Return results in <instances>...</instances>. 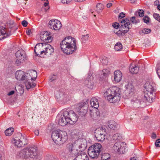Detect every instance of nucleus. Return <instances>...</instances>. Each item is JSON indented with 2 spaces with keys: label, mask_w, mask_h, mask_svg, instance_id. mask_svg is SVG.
I'll list each match as a JSON object with an SVG mask.
<instances>
[{
  "label": "nucleus",
  "mask_w": 160,
  "mask_h": 160,
  "mask_svg": "<svg viewBox=\"0 0 160 160\" xmlns=\"http://www.w3.org/2000/svg\"><path fill=\"white\" fill-rule=\"evenodd\" d=\"M76 43V40L70 36L66 37L60 43L61 49L66 54H71L77 49Z\"/></svg>",
  "instance_id": "obj_1"
},
{
  "label": "nucleus",
  "mask_w": 160,
  "mask_h": 160,
  "mask_svg": "<svg viewBox=\"0 0 160 160\" xmlns=\"http://www.w3.org/2000/svg\"><path fill=\"white\" fill-rule=\"evenodd\" d=\"M121 91L117 87H112L108 89L104 93V96L110 102H118L121 98Z\"/></svg>",
  "instance_id": "obj_2"
},
{
  "label": "nucleus",
  "mask_w": 160,
  "mask_h": 160,
  "mask_svg": "<svg viewBox=\"0 0 160 160\" xmlns=\"http://www.w3.org/2000/svg\"><path fill=\"white\" fill-rule=\"evenodd\" d=\"M154 84L147 82L144 85V88L146 90L144 93V96L143 98L144 102L148 101L149 102H151L154 100L153 93L155 92L154 88Z\"/></svg>",
  "instance_id": "obj_3"
},
{
  "label": "nucleus",
  "mask_w": 160,
  "mask_h": 160,
  "mask_svg": "<svg viewBox=\"0 0 160 160\" xmlns=\"http://www.w3.org/2000/svg\"><path fill=\"white\" fill-rule=\"evenodd\" d=\"M38 155L37 148L34 146L24 148L19 153L20 157L25 158H34L37 156Z\"/></svg>",
  "instance_id": "obj_4"
},
{
  "label": "nucleus",
  "mask_w": 160,
  "mask_h": 160,
  "mask_svg": "<svg viewBox=\"0 0 160 160\" xmlns=\"http://www.w3.org/2000/svg\"><path fill=\"white\" fill-rule=\"evenodd\" d=\"M67 148L69 152L72 156H75L78 155L80 151L84 149L85 145L81 144V145L76 143H69L67 146Z\"/></svg>",
  "instance_id": "obj_5"
},
{
  "label": "nucleus",
  "mask_w": 160,
  "mask_h": 160,
  "mask_svg": "<svg viewBox=\"0 0 160 160\" xmlns=\"http://www.w3.org/2000/svg\"><path fill=\"white\" fill-rule=\"evenodd\" d=\"M120 22L121 30H119L115 33L118 36H123L125 33L127 32L130 28V21L128 19H125L119 20Z\"/></svg>",
  "instance_id": "obj_6"
},
{
  "label": "nucleus",
  "mask_w": 160,
  "mask_h": 160,
  "mask_svg": "<svg viewBox=\"0 0 160 160\" xmlns=\"http://www.w3.org/2000/svg\"><path fill=\"white\" fill-rule=\"evenodd\" d=\"M102 148V145L98 143H95L90 146L88 149V153L92 158H97Z\"/></svg>",
  "instance_id": "obj_7"
},
{
  "label": "nucleus",
  "mask_w": 160,
  "mask_h": 160,
  "mask_svg": "<svg viewBox=\"0 0 160 160\" xmlns=\"http://www.w3.org/2000/svg\"><path fill=\"white\" fill-rule=\"evenodd\" d=\"M28 140L22 136L21 133L17 134V137L13 138L12 140V142L15 146L18 147H22L27 144Z\"/></svg>",
  "instance_id": "obj_8"
},
{
  "label": "nucleus",
  "mask_w": 160,
  "mask_h": 160,
  "mask_svg": "<svg viewBox=\"0 0 160 160\" xmlns=\"http://www.w3.org/2000/svg\"><path fill=\"white\" fill-rule=\"evenodd\" d=\"M67 111H64L61 114H59L57 117L58 118V124L59 125L64 126L68 123L70 124L69 119L67 116Z\"/></svg>",
  "instance_id": "obj_9"
},
{
  "label": "nucleus",
  "mask_w": 160,
  "mask_h": 160,
  "mask_svg": "<svg viewBox=\"0 0 160 160\" xmlns=\"http://www.w3.org/2000/svg\"><path fill=\"white\" fill-rule=\"evenodd\" d=\"M16 60V64L17 66L20 65L24 61L26 57L25 52L22 50L18 51L15 53Z\"/></svg>",
  "instance_id": "obj_10"
},
{
  "label": "nucleus",
  "mask_w": 160,
  "mask_h": 160,
  "mask_svg": "<svg viewBox=\"0 0 160 160\" xmlns=\"http://www.w3.org/2000/svg\"><path fill=\"white\" fill-rule=\"evenodd\" d=\"M125 144L122 142H117L112 147L115 152L123 153L125 152Z\"/></svg>",
  "instance_id": "obj_11"
},
{
  "label": "nucleus",
  "mask_w": 160,
  "mask_h": 160,
  "mask_svg": "<svg viewBox=\"0 0 160 160\" xmlns=\"http://www.w3.org/2000/svg\"><path fill=\"white\" fill-rule=\"evenodd\" d=\"M125 92L126 96L129 97L132 96L135 92V88L131 83L128 82L125 86Z\"/></svg>",
  "instance_id": "obj_12"
},
{
  "label": "nucleus",
  "mask_w": 160,
  "mask_h": 160,
  "mask_svg": "<svg viewBox=\"0 0 160 160\" xmlns=\"http://www.w3.org/2000/svg\"><path fill=\"white\" fill-rule=\"evenodd\" d=\"M48 24L51 29L56 31L60 29L62 27L60 22L57 19H52L49 21Z\"/></svg>",
  "instance_id": "obj_13"
},
{
  "label": "nucleus",
  "mask_w": 160,
  "mask_h": 160,
  "mask_svg": "<svg viewBox=\"0 0 160 160\" xmlns=\"http://www.w3.org/2000/svg\"><path fill=\"white\" fill-rule=\"evenodd\" d=\"M40 38L42 41L46 42H50L53 39L51 34L48 32H45L41 33L40 35Z\"/></svg>",
  "instance_id": "obj_14"
},
{
  "label": "nucleus",
  "mask_w": 160,
  "mask_h": 160,
  "mask_svg": "<svg viewBox=\"0 0 160 160\" xmlns=\"http://www.w3.org/2000/svg\"><path fill=\"white\" fill-rule=\"evenodd\" d=\"M67 116L69 119L70 124H73L77 121L78 117L73 111H67Z\"/></svg>",
  "instance_id": "obj_15"
},
{
  "label": "nucleus",
  "mask_w": 160,
  "mask_h": 160,
  "mask_svg": "<svg viewBox=\"0 0 160 160\" xmlns=\"http://www.w3.org/2000/svg\"><path fill=\"white\" fill-rule=\"evenodd\" d=\"M45 43H39L37 44L34 48V52L37 56H40L43 54L44 46Z\"/></svg>",
  "instance_id": "obj_16"
},
{
  "label": "nucleus",
  "mask_w": 160,
  "mask_h": 160,
  "mask_svg": "<svg viewBox=\"0 0 160 160\" xmlns=\"http://www.w3.org/2000/svg\"><path fill=\"white\" fill-rule=\"evenodd\" d=\"M15 75L16 79L18 80H27V79H30L27 78L28 76L22 71H17L15 73Z\"/></svg>",
  "instance_id": "obj_17"
},
{
  "label": "nucleus",
  "mask_w": 160,
  "mask_h": 160,
  "mask_svg": "<svg viewBox=\"0 0 160 160\" xmlns=\"http://www.w3.org/2000/svg\"><path fill=\"white\" fill-rule=\"evenodd\" d=\"M78 109L79 110L80 114L82 115H84L87 112V103L86 102H81L78 104Z\"/></svg>",
  "instance_id": "obj_18"
},
{
  "label": "nucleus",
  "mask_w": 160,
  "mask_h": 160,
  "mask_svg": "<svg viewBox=\"0 0 160 160\" xmlns=\"http://www.w3.org/2000/svg\"><path fill=\"white\" fill-rule=\"evenodd\" d=\"M93 78L92 75L88 74L87 79L85 81V85L88 88L92 89L94 86L93 81Z\"/></svg>",
  "instance_id": "obj_19"
},
{
  "label": "nucleus",
  "mask_w": 160,
  "mask_h": 160,
  "mask_svg": "<svg viewBox=\"0 0 160 160\" xmlns=\"http://www.w3.org/2000/svg\"><path fill=\"white\" fill-rule=\"evenodd\" d=\"M10 35V32L8 28L1 26V40L4 39Z\"/></svg>",
  "instance_id": "obj_20"
},
{
  "label": "nucleus",
  "mask_w": 160,
  "mask_h": 160,
  "mask_svg": "<svg viewBox=\"0 0 160 160\" xmlns=\"http://www.w3.org/2000/svg\"><path fill=\"white\" fill-rule=\"evenodd\" d=\"M43 53L48 56L51 55L54 52V49L52 47L48 44L45 43L44 46Z\"/></svg>",
  "instance_id": "obj_21"
},
{
  "label": "nucleus",
  "mask_w": 160,
  "mask_h": 160,
  "mask_svg": "<svg viewBox=\"0 0 160 160\" xmlns=\"http://www.w3.org/2000/svg\"><path fill=\"white\" fill-rule=\"evenodd\" d=\"M61 130L55 131L52 133V138L53 141L56 143L58 144L60 136L61 134Z\"/></svg>",
  "instance_id": "obj_22"
},
{
  "label": "nucleus",
  "mask_w": 160,
  "mask_h": 160,
  "mask_svg": "<svg viewBox=\"0 0 160 160\" xmlns=\"http://www.w3.org/2000/svg\"><path fill=\"white\" fill-rule=\"evenodd\" d=\"M60 137L58 144H63L66 142L68 138L67 133L64 131H62Z\"/></svg>",
  "instance_id": "obj_23"
},
{
  "label": "nucleus",
  "mask_w": 160,
  "mask_h": 160,
  "mask_svg": "<svg viewBox=\"0 0 160 160\" xmlns=\"http://www.w3.org/2000/svg\"><path fill=\"white\" fill-rule=\"evenodd\" d=\"M114 80L117 82H120L122 78V73L119 70L115 71L114 72Z\"/></svg>",
  "instance_id": "obj_24"
},
{
  "label": "nucleus",
  "mask_w": 160,
  "mask_h": 160,
  "mask_svg": "<svg viewBox=\"0 0 160 160\" xmlns=\"http://www.w3.org/2000/svg\"><path fill=\"white\" fill-rule=\"evenodd\" d=\"M100 80H103L107 78L110 74V71L108 69H103L100 72Z\"/></svg>",
  "instance_id": "obj_25"
},
{
  "label": "nucleus",
  "mask_w": 160,
  "mask_h": 160,
  "mask_svg": "<svg viewBox=\"0 0 160 160\" xmlns=\"http://www.w3.org/2000/svg\"><path fill=\"white\" fill-rule=\"evenodd\" d=\"M129 70L131 73L136 74L138 73L139 68L138 65L134 63H131L129 67Z\"/></svg>",
  "instance_id": "obj_26"
},
{
  "label": "nucleus",
  "mask_w": 160,
  "mask_h": 160,
  "mask_svg": "<svg viewBox=\"0 0 160 160\" xmlns=\"http://www.w3.org/2000/svg\"><path fill=\"white\" fill-rule=\"evenodd\" d=\"M90 103L91 106L97 109L99 107L98 101L96 98H92L91 99Z\"/></svg>",
  "instance_id": "obj_27"
},
{
  "label": "nucleus",
  "mask_w": 160,
  "mask_h": 160,
  "mask_svg": "<svg viewBox=\"0 0 160 160\" xmlns=\"http://www.w3.org/2000/svg\"><path fill=\"white\" fill-rule=\"evenodd\" d=\"M74 160H88V157L85 152H82Z\"/></svg>",
  "instance_id": "obj_28"
},
{
  "label": "nucleus",
  "mask_w": 160,
  "mask_h": 160,
  "mask_svg": "<svg viewBox=\"0 0 160 160\" xmlns=\"http://www.w3.org/2000/svg\"><path fill=\"white\" fill-rule=\"evenodd\" d=\"M97 109L91 110L90 112V114L91 117L93 119H95L98 118L99 112Z\"/></svg>",
  "instance_id": "obj_29"
},
{
  "label": "nucleus",
  "mask_w": 160,
  "mask_h": 160,
  "mask_svg": "<svg viewBox=\"0 0 160 160\" xmlns=\"http://www.w3.org/2000/svg\"><path fill=\"white\" fill-rule=\"evenodd\" d=\"M29 75L31 77L30 78H28L31 80L35 81L37 76L36 71L33 70H30L28 71Z\"/></svg>",
  "instance_id": "obj_30"
},
{
  "label": "nucleus",
  "mask_w": 160,
  "mask_h": 160,
  "mask_svg": "<svg viewBox=\"0 0 160 160\" xmlns=\"http://www.w3.org/2000/svg\"><path fill=\"white\" fill-rule=\"evenodd\" d=\"M29 80V79H27V80H26V81L25 82L26 87L27 90L31 88H34L36 85V84L35 83L33 82H31L29 81H28Z\"/></svg>",
  "instance_id": "obj_31"
},
{
  "label": "nucleus",
  "mask_w": 160,
  "mask_h": 160,
  "mask_svg": "<svg viewBox=\"0 0 160 160\" xmlns=\"http://www.w3.org/2000/svg\"><path fill=\"white\" fill-rule=\"evenodd\" d=\"M108 126L109 128L115 129L117 128L118 125L114 121L112 120L108 122Z\"/></svg>",
  "instance_id": "obj_32"
},
{
  "label": "nucleus",
  "mask_w": 160,
  "mask_h": 160,
  "mask_svg": "<svg viewBox=\"0 0 160 160\" xmlns=\"http://www.w3.org/2000/svg\"><path fill=\"white\" fill-rule=\"evenodd\" d=\"M95 133V137L97 140L98 141L102 142L103 141L105 138V135L104 133L102 134H98Z\"/></svg>",
  "instance_id": "obj_33"
},
{
  "label": "nucleus",
  "mask_w": 160,
  "mask_h": 160,
  "mask_svg": "<svg viewBox=\"0 0 160 160\" xmlns=\"http://www.w3.org/2000/svg\"><path fill=\"white\" fill-rule=\"evenodd\" d=\"M95 133L98 134H103L104 133L105 135H106V129L105 128H103V127L98 128L95 130Z\"/></svg>",
  "instance_id": "obj_34"
},
{
  "label": "nucleus",
  "mask_w": 160,
  "mask_h": 160,
  "mask_svg": "<svg viewBox=\"0 0 160 160\" xmlns=\"http://www.w3.org/2000/svg\"><path fill=\"white\" fill-rule=\"evenodd\" d=\"M122 48V43L120 42H118L115 45L114 47V49L116 51H121Z\"/></svg>",
  "instance_id": "obj_35"
},
{
  "label": "nucleus",
  "mask_w": 160,
  "mask_h": 160,
  "mask_svg": "<svg viewBox=\"0 0 160 160\" xmlns=\"http://www.w3.org/2000/svg\"><path fill=\"white\" fill-rule=\"evenodd\" d=\"M14 130V128H10L7 129L5 131V135L7 136H10L13 133Z\"/></svg>",
  "instance_id": "obj_36"
},
{
  "label": "nucleus",
  "mask_w": 160,
  "mask_h": 160,
  "mask_svg": "<svg viewBox=\"0 0 160 160\" xmlns=\"http://www.w3.org/2000/svg\"><path fill=\"white\" fill-rule=\"evenodd\" d=\"M110 154L107 153H104L102 154L101 159L102 160H107L110 158Z\"/></svg>",
  "instance_id": "obj_37"
},
{
  "label": "nucleus",
  "mask_w": 160,
  "mask_h": 160,
  "mask_svg": "<svg viewBox=\"0 0 160 160\" xmlns=\"http://www.w3.org/2000/svg\"><path fill=\"white\" fill-rule=\"evenodd\" d=\"M130 21L132 23L136 24L139 22V20L137 17H132L130 18Z\"/></svg>",
  "instance_id": "obj_38"
},
{
  "label": "nucleus",
  "mask_w": 160,
  "mask_h": 160,
  "mask_svg": "<svg viewBox=\"0 0 160 160\" xmlns=\"http://www.w3.org/2000/svg\"><path fill=\"white\" fill-rule=\"evenodd\" d=\"M97 11L98 13L101 12L103 8L102 4L101 3H98L97 6Z\"/></svg>",
  "instance_id": "obj_39"
},
{
  "label": "nucleus",
  "mask_w": 160,
  "mask_h": 160,
  "mask_svg": "<svg viewBox=\"0 0 160 160\" xmlns=\"http://www.w3.org/2000/svg\"><path fill=\"white\" fill-rule=\"evenodd\" d=\"M44 3V6L45 7V9L46 11L49 9V7L48 6V0H42Z\"/></svg>",
  "instance_id": "obj_40"
},
{
  "label": "nucleus",
  "mask_w": 160,
  "mask_h": 160,
  "mask_svg": "<svg viewBox=\"0 0 160 160\" xmlns=\"http://www.w3.org/2000/svg\"><path fill=\"white\" fill-rule=\"evenodd\" d=\"M112 138L113 140L118 141L120 140L121 139L122 137L119 134L116 133L113 136Z\"/></svg>",
  "instance_id": "obj_41"
},
{
  "label": "nucleus",
  "mask_w": 160,
  "mask_h": 160,
  "mask_svg": "<svg viewBox=\"0 0 160 160\" xmlns=\"http://www.w3.org/2000/svg\"><path fill=\"white\" fill-rule=\"evenodd\" d=\"M151 31V29L149 28H143L141 31V33L144 34H148Z\"/></svg>",
  "instance_id": "obj_42"
},
{
  "label": "nucleus",
  "mask_w": 160,
  "mask_h": 160,
  "mask_svg": "<svg viewBox=\"0 0 160 160\" xmlns=\"http://www.w3.org/2000/svg\"><path fill=\"white\" fill-rule=\"evenodd\" d=\"M153 17L156 20L160 22V16L159 14L154 13L153 14Z\"/></svg>",
  "instance_id": "obj_43"
},
{
  "label": "nucleus",
  "mask_w": 160,
  "mask_h": 160,
  "mask_svg": "<svg viewBox=\"0 0 160 160\" xmlns=\"http://www.w3.org/2000/svg\"><path fill=\"white\" fill-rule=\"evenodd\" d=\"M157 72L160 78V63L158 64L157 66Z\"/></svg>",
  "instance_id": "obj_44"
},
{
  "label": "nucleus",
  "mask_w": 160,
  "mask_h": 160,
  "mask_svg": "<svg viewBox=\"0 0 160 160\" xmlns=\"http://www.w3.org/2000/svg\"><path fill=\"white\" fill-rule=\"evenodd\" d=\"M150 18L147 16H145L143 18V22L145 23H148L149 22Z\"/></svg>",
  "instance_id": "obj_45"
},
{
  "label": "nucleus",
  "mask_w": 160,
  "mask_h": 160,
  "mask_svg": "<svg viewBox=\"0 0 160 160\" xmlns=\"http://www.w3.org/2000/svg\"><path fill=\"white\" fill-rule=\"evenodd\" d=\"M138 15H139V16L140 17H143L144 15V11L142 10H140L139 11V12H138Z\"/></svg>",
  "instance_id": "obj_46"
},
{
  "label": "nucleus",
  "mask_w": 160,
  "mask_h": 160,
  "mask_svg": "<svg viewBox=\"0 0 160 160\" xmlns=\"http://www.w3.org/2000/svg\"><path fill=\"white\" fill-rule=\"evenodd\" d=\"M120 26L119 24L117 22H115L112 24L113 27L116 29L118 28Z\"/></svg>",
  "instance_id": "obj_47"
},
{
  "label": "nucleus",
  "mask_w": 160,
  "mask_h": 160,
  "mask_svg": "<svg viewBox=\"0 0 160 160\" xmlns=\"http://www.w3.org/2000/svg\"><path fill=\"white\" fill-rule=\"evenodd\" d=\"M155 144L157 147H160V139L156 140Z\"/></svg>",
  "instance_id": "obj_48"
},
{
  "label": "nucleus",
  "mask_w": 160,
  "mask_h": 160,
  "mask_svg": "<svg viewBox=\"0 0 160 160\" xmlns=\"http://www.w3.org/2000/svg\"><path fill=\"white\" fill-rule=\"evenodd\" d=\"M125 16V14L124 13L122 12L120 13L119 15L118 16V18L122 19V18L124 17Z\"/></svg>",
  "instance_id": "obj_49"
},
{
  "label": "nucleus",
  "mask_w": 160,
  "mask_h": 160,
  "mask_svg": "<svg viewBox=\"0 0 160 160\" xmlns=\"http://www.w3.org/2000/svg\"><path fill=\"white\" fill-rule=\"evenodd\" d=\"M101 61L103 65H106L108 63V61L106 59H102Z\"/></svg>",
  "instance_id": "obj_50"
},
{
  "label": "nucleus",
  "mask_w": 160,
  "mask_h": 160,
  "mask_svg": "<svg viewBox=\"0 0 160 160\" xmlns=\"http://www.w3.org/2000/svg\"><path fill=\"white\" fill-rule=\"evenodd\" d=\"M22 24L24 27H26L28 25V22L25 20H23L22 21Z\"/></svg>",
  "instance_id": "obj_51"
},
{
  "label": "nucleus",
  "mask_w": 160,
  "mask_h": 160,
  "mask_svg": "<svg viewBox=\"0 0 160 160\" xmlns=\"http://www.w3.org/2000/svg\"><path fill=\"white\" fill-rule=\"evenodd\" d=\"M72 0H62V2L63 3H68L71 2Z\"/></svg>",
  "instance_id": "obj_52"
},
{
  "label": "nucleus",
  "mask_w": 160,
  "mask_h": 160,
  "mask_svg": "<svg viewBox=\"0 0 160 160\" xmlns=\"http://www.w3.org/2000/svg\"><path fill=\"white\" fill-rule=\"evenodd\" d=\"M89 36L87 34L86 35L83 36L82 38L83 39H84L85 40H87L88 39Z\"/></svg>",
  "instance_id": "obj_53"
},
{
  "label": "nucleus",
  "mask_w": 160,
  "mask_h": 160,
  "mask_svg": "<svg viewBox=\"0 0 160 160\" xmlns=\"http://www.w3.org/2000/svg\"><path fill=\"white\" fill-rule=\"evenodd\" d=\"M15 93V92L14 91H10L8 93V96H10L13 94Z\"/></svg>",
  "instance_id": "obj_54"
},
{
  "label": "nucleus",
  "mask_w": 160,
  "mask_h": 160,
  "mask_svg": "<svg viewBox=\"0 0 160 160\" xmlns=\"http://www.w3.org/2000/svg\"><path fill=\"white\" fill-rule=\"evenodd\" d=\"M159 2L158 0H156L154 2V4L155 5L158 6L159 4Z\"/></svg>",
  "instance_id": "obj_55"
},
{
  "label": "nucleus",
  "mask_w": 160,
  "mask_h": 160,
  "mask_svg": "<svg viewBox=\"0 0 160 160\" xmlns=\"http://www.w3.org/2000/svg\"><path fill=\"white\" fill-rule=\"evenodd\" d=\"M34 133L36 135H38L39 133V131L38 130H35L34 131Z\"/></svg>",
  "instance_id": "obj_56"
},
{
  "label": "nucleus",
  "mask_w": 160,
  "mask_h": 160,
  "mask_svg": "<svg viewBox=\"0 0 160 160\" xmlns=\"http://www.w3.org/2000/svg\"><path fill=\"white\" fill-rule=\"evenodd\" d=\"M156 137V134L154 133H152V139H155Z\"/></svg>",
  "instance_id": "obj_57"
},
{
  "label": "nucleus",
  "mask_w": 160,
  "mask_h": 160,
  "mask_svg": "<svg viewBox=\"0 0 160 160\" xmlns=\"http://www.w3.org/2000/svg\"><path fill=\"white\" fill-rule=\"evenodd\" d=\"M26 33L28 35H30L31 33V30L29 29L26 31Z\"/></svg>",
  "instance_id": "obj_58"
},
{
  "label": "nucleus",
  "mask_w": 160,
  "mask_h": 160,
  "mask_svg": "<svg viewBox=\"0 0 160 160\" xmlns=\"http://www.w3.org/2000/svg\"><path fill=\"white\" fill-rule=\"evenodd\" d=\"M130 160H138L137 157H131Z\"/></svg>",
  "instance_id": "obj_59"
},
{
  "label": "nucleus",
  "mask_w": 160,
  "mask_h": 160,
  "mask_svg": "<svg viewBox=\"0 0 160 160\" xmlns=\"http://www.w3.org/2000/svg\"><path fill=\"white\" fill-rule=\"evenodd\" d=\"M112 5V4L111 3H108L107 4V6L108 8H110Z\"/></svg>",
  "instance_id": "obj_60"
},
{
  "label": "nucleus",
  "mask_w": 160,
  "mask_h": 160,
  "mask_svg": "<svg viewBox=\"0 0 160 160\" xmlns=\"http://www.w3.org/2000/svg\"><path fill=\"white\" fill-rule=\"evenodd\" d=\"M55 79V78H54V76L52 77V78H51L50 79V81L52 82V81H53Z\"/></svg>",
  "instance_id": "obj_61"
},
{
  "label": "nucleus",
  "mask_w": 160,
  "mask_h": 160,
  "mask_svg": "<svg viewBox=\"0 0 160 160\" xmlns=\"http://www.w3.org/2000/svg\"><path fill=\"white\" fill-rule=\"evenodd\" d=\"M130 1L131 3H133L135 2V0H130Z\"/></svg>",
  "instance_id": "obj_62"
},
{
  "label": "nucleus",
  "mask_w": 160,
  "mask_h": 160,
  "mask_svg": "<svg viewBox=\"0 0 160 160\" xmlns=\"http://www.w3.org/2000/svg\"><path fill=\"white\" fill-rule=\"evenodd\" d=\"M5 20L6 21H4V24H5L6 23V22H7V18H5Z\"/></svg>",
  "instance_id": "obj_63"
},
{
  "label": "nucleus",
  "mask_w": 160,
  "mask_h": 160,
  "mask_svg": "<svg viewBox=\"0 0 160 160\" xmlns=\"http://www.w3.org/2000/svg\"><path fill=\"white\" fill-rule=\"evenodd\" d=\"M158 8L159 10H160V5H159L158 6Z\"/></svg>",
  "instance_id": "obj_64"
}]
</instances>
